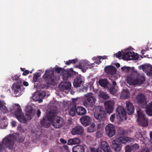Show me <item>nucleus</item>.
<instances>
[{
    "mask_svg": "<svg viewBox=\"0 0 152 152\" xmlns=\"http://www.w3.org/2000/svg\"><path fill=\"white\" fill-rule=\"evenodd\" d=\"M136 100L138 104L143 108L146 107V112L149 116H152V102L147 105L146 99L144 95L141 94H138Z\"/></svg>",
    "mask_w": 152,
    "mask_h": 152,
    "instance_id": "obj_1",
    "label": "nucleus"
},
{
    "mask_svg": "<svg viewBox=\"0 0 152 152\" xmlns=\"http://www.w3.org/2000/svg\"><path fill=\"white\" fill-rule=\"evenodd\" d=\"M72 152H84V146L82 145H77L72 148Z\"/></svg>",
    "mask_w": 152,
    "mask_h": 152,
    "instance_id": "obj_23",
    "label": "nucleus"
},
{
    "mask_svg": "<svg viewBox=\"0 0 152 152\" xmlns=\"http://www.w3.org/2000/svg\"><path fill=\"white\" fill-rule=\"evenodd\" d=\"M6 151V149L4 146L1 142H0V152H4Z\"/></svg>",
    "mask_w": 152,
    "mask_h": 152,
    "instance_id": "obj_47",
    "label": "nucleus"
},
{
    "mask_svg": "<svg viewBox=\"0 0 152 152\" xmlns=\"http://www.w3.org/2000/svg\"><path fill=\"white\" fill-rule=\"evenodd\" d=\"M42 78L48 84L54 86L56 84L54 72L52 70L46 71L42 76Z\"/></svg>",
    "mask_w": 152,
    "mask_h": 152,
    "instance_id": "obj_3",
    "label": "nucleus"
},
{
    "mask_svg": "<svg viewBox=\"0 0 152 152\" xmlns=\"http://www.w3.org/2000/svg\"><path fill=\"white\" fill-rule=\"evenodd\" d=\"M100 95L103 99L105 100L108 99L109 98V96L105 94H102Z\"/></svg>",
    "mask_w": 152,
    "mask_h": 152,
    "instance_id": "obj_53",
    "label": "nucleus"
},
{
    "mask_svg": "<svg viewBox=\"0 0 152 152\" xmlns=\"http://www.w3.org/2000/svg\"><path fill=\"white\" fill-rule=\"evenodd\" d=\"M112 146L116 152H120L122 148L121 144L117 140H113L112 142Z\"/></svg>",
    "mask_w": 152,
    "mask_h": 152,
    "instance_id": "obj_17",
    "label": "nucleus"
},
{
    "mask_svg": "<svg viewBox=\"0 0 152 152\" xmlns=\"http://www.w3.org/2000/svg\"><path fill=\"white\" fill-rule=\"evenodd\" d=\"M105 133L107 136L111 137L116 133V130L114 125L112 124L107 125L105 128Z\"/></svg>",
    "mask_w": 152,
    "mask_h": 152,
    "instance_id": "obj_8",
    "label": "nucleus"
},
{
    "mask_svg": "<svg viewBox=\"0 0 152 152\" xmlns=\"http://www.w3.org/2000/svg\"><path fill=\"white\" fill-rule=\"evenodd\" d=\"M77 61V59H74L72 60H69L68 61H66L65 64L67 65H69L71 64H74Z\"/></svg>",
    "mask_w": 152,
    "mask_h": 152,
    "instance_id": "obj_42",
    "label": "nucleus"
},
{
    "mask_svg": "<svg viewBox=\"0 0 152 152\" xmlns=\"http://www.w3.org/2000/svg\"><path fill=\"white\" fill-rule=\"evenodd\" d=\"M23 85L26 86H27L28 85V83L26 81H24L23 83Z\"/></svg>",
    "mask_w": 152,
    "mask_h": 152,
    "instance_id": "obj_62",
    "label": "nucleus"
},
{
    "mask_svg": "<svg viewBox=\"0 0 152 152\" xmlns=\"http://www.w3.org/2000/svg\"><path fill=\"white\" fill-rule=\"evenodd\" d=\"M111 94H115L117 92V90L115 89V87L113 85L109 84L107 88Z\"/></svg>",
    "mask_w": 152,
    "mask_h": 152,
    "instance_id": "obj_36",
    "label": "nucleus"
},
{
    "mask_svg": "<svg viewBox=\"0 0 152 152\" xmlns=\"http://www.w3.org/2000/svg\"><path fill=\"white\" fill-rule=\"evenodd\" d=\"M40 73L36 72L33 76V81L34 83L37 82L38 80V77L40 76Z\"/></svg>",
    "mask_w": 152,
    "mask_h": 152,
    "instance_id": "obj_39",
    "label": "nucleus"
},
{
    "mask_svg": "<svg viewBox=\"0 0 152 152\" xmlns=\"http://www.w3.org/2000/svg\"><path fill=\"white\" fill-rule=\"evenodd\" d=\"M29 73V71L28 70H25L23 73L22 75L23 76L26 75L28 74Z\"/></svg>",
    "mask_w": 152,
    "mask_h": 152,
    "instance_id": "obj_56",
    "label": "nucleus"
},
{
    "mask_svg": "<svg viewBox=\"0 0 152 152\" xmlns=\"http://www.w3.org/2000/svg\"><path fill=\"white\" fill-rule=\"evenodd\" d=\"M98 83L102 87L104 88H107L108 87L109 82L107 79H100L98 81Z\"/></svg>",
    "mask_w": 152,
    "mask_h": 152,
    "instance_id": "obj_26",
    "label": "nucleus"
},
{
    "mask_svg": "<svg viewBox=\"0 0 152 152\" xmlns=\"http://www.w3.org/2000/svg\"><path fill=\"white\" fill-rule=\"evenodd\" d=\"M80 142V140L77 138H75L69 140L68 141L67 144L68 145L79 144Z\"/></svg>",
    "mask_w": 152,
    "mask_h": 152,
    "instance_id": "obj_28",
    "label": "nucleus"
},
{
    "mask_svg": "<svg viewBox=\"0 0 152 152\" xmlns=\"http://www.w3.org/2000/svg\"><path fill=\"white\" fill-rule=\"evenodd\" d=\"M115 116V113L113 114L110 116V120L112 122L114 121Z\"/></svg>",
    "mask_w": 152,
    "mask_h": 152,
    "instance_id": "obj_54",
    "label": "nucleus"
},
{
    "mask_svg": "<svg viewBox=\"0 0 152 152\" xmlns=\"http://www.w3.org/2000/svg\"><path fill=\"white\" fill-rule=\"evenodd\" d=\"M96 129L95 124L94 123L90 126L87 128V131L89 133L94 132L95 131Z\"/></svg>",
    "mask_w": 152,
    "mask_h": 152,
    "instance_id": "obj_38",
    "label": "nucleus"
},
{
    "mask_svg": "<svg viewBox=\"0 0 152 152\" xmlns=\"http://www.w3.org/2000/svg\"><path fill=\"white\" fill-rule=\"evenodd\" d=\"M82 124L84 126H86L90 125L92 121L91 118L87 115L82 116L80 119Z\"/></svg>",
    "mask_w": 152,
    "mask_h": 152,
    "instance_id": "obj_14",
    "label": "nucleus"
},
{
    "mask_svg": "<svg viewBox=\"0 0 152 152\" xmlns=\"http://www.w3.org/2000/svg\"><path fill=\"white\" fill-rule=\"evenodd\" d=\"M126 108L127 110V113L129 115H131L133 114L134 112V108L132 103L129 101H126Z\"/></svg>",
    "mask_w": 152,
    "mask_h": 152,
    "instance_id": "obj_19",
    "label": "nucleus"
},
{
    "mask_svg": "<svg viewBox=\"0 0 152 152\" xmlns=\"http://www.w3.org/2000/svg\"><path fill=\"white\" fill-rule=\"evenodd\" d=\"M137 112L139 124L143 126H147L148 124V120L145 118L144 114L140 109L137 111Z\"/></svg>",
    "mask_w": 152,
    "mask_h": 152,
    "instance_id": "obj_7",
    "label": "nucleus"
},
{
    "mask_svg": "<svg viewBox=\"0 0 152 152\" xmlns=\"http://www.w3.org/2000/svg\"><path fill=\"white\" fill-rule=\"evenodd\" d=\"M41 114V112L39 109H38L37 112V115L38 117L40 116Z\"/></svg>",
    "mask_w": 152,
    "mask_h": 152,
    "instance_id": "obj_59",
    "label": "nucleus"
},
{
    "mask_svg": "<svg viewBox=\"0 0 152 152\" xmlns=\"http://www.w3.org/2000/svg\"><path fill=\"white\" fill-rule=\"evenodd\" d=\"M16 138V136L14 134H10L4 137L1 142L4 146L5 148L12 150L13 148Z\"/></svg>",
    "mask_w": 152,
    "mask_h": 152,
    "instance_id": "obj_2",
    "label": "nucleus"
},
{
    "mask_svg": "<svg viewBox=\"0 0 152 152\" xmlns=\"http://www.w3.org/2000/svg\"><path fill=\"white\" fill-rule=\"evenodd\" d=\"M125 152H131L132 150L130 148V146L127 145L125 147Z\"/></svg>",
    "mask_w": 152,
    "mask_h": 152,
    "instance_id": "obj_55",
    "label": "nucleus"
},
{
    "mask_svg": "<svg viewBox=\"0 0 152 152\" xmlns=\"http://www.w3.org/2000/svg\"><path fill=\"white\" fill-rule=\"evenodd\" d=\"M118 133L120 135L124 136L126 134V132L124 130L121 129L119 131Z\"/></svg>",
    "mask_w": 152,
    "mask_h": 152,
    "instance_id": "obj_50",
    "label": "nucleus"
},
{
    "mask_svg": "<svg viewBox=\"0 0 152 152\" xmlns=\"http://www.w3.org/2000/svg\"><path fill=\"white\" fill-rule=\"evenodd\" d=\"M15 114L18 119L21 123H26V119L24 117L23 114L21 109L20 106H19L15 113Z\"/></svg>",
    "mask_w": 152,
    "mask_h": 152,
    "instance_id": "obj_9",
    "label": "nucleus"
},
{
    "mask_svg": "<svg viewBox=\"0 0 152 152\" xmlns=\"http://www.w3.org/2000/svg\"><path fill=\"white\" fill-rule=\"evenodd\" d=\"M4 113H6L8 111V110L7 107L5 106H3V107L0 109Z\"/></svg>",
    "mask_w": 152,
    "mask_h": 152,
    "instance_id": "obj_45",
    "label": "nucleus"
},
{
    "mask_svg": "<svg viewBox=\"0 0 152 152\" xmlns=\"http://www.w3.org/2000/svg\"><path fill=\"white\" fill-rule=\"evenodd\" d=\"M52 121L53 125L55 128H60L63 125L62 118L61 117H56Z\"/></svg>",
    "mask_w": 152,
    "mask_h": 152,
    "instance_id": "obj_15",
    "label": "nucleus"
},
{
    "mask_svg": "<svg viewBox=\"0 0 152 152\" xmlns=\"http://www.w3.org/2000/svg\"><path fill=\"white\" fill-rule=\"evenodd\" d=\"M71 84L70 82H61L58 86V88L61 91L65 90H69L71 89Z\"/></svg>",
    "mask_w": 152,
    "mask_h": 152,
    "instance_id": "obj_18",
    "label": "nucleus"
},
{
    "mask_svg": "<svg viewBox=\"0 0 152 152\" xmlns=\"http://www.w3.org/2000/svg\"><path fill=\"white\" fill-rule=\"evenodd\" d=\"M55 71L58 73L61 72L62 74L63 79L64 80H67L69 77H73V76L77 74V73L72 69L66 70L61 67H58L55 69Z\"/></svg>",
    "mask_w": 152,
    "mask_h": 152,
    "instance_id": "obj_4",
    "label": "nucleus"
},
{
    "mask_svg": "<svg viewBox=\"0 0 152 152\" xmlns=\"http://www.w3.org/2000/svg\"><path fill=\"white\" fill-rule=\"evenodd\" d=\"M127 80L129 85L134 86L142 84L145 81L144 79L135 77L133 75L128 77Z\"/></svg>",
    "mask_w": 152,
    "mask_h": 152,
    "instance_id": "obj_6",
    "label": "nucleus"
},
{
    "mask_svg": "<svg viewBox=\"0 0 152 152\" xmlns=\"http://www.w3.org/2000/svg\"><path fill=\"white\" fill-rule=\"evenodd\" d=\"M83 129L81 126H77L73 128L71 131L73 135L81 134L83 132Z\"/></svg>",
    "mask_w": 152,
    "mask_h": 152,
    "instance_id": "obj_20",
    "label": "nucleus"
},
{
    "mask_svg": "<svg viewBox=\"0 0 152 152\" xmlns=\"http://www.w3.org/2000/svg\"><path fill=\"white\" fill-rule=\"evenodd\" d=\"M117 116L121 119L126 120V114L124 109L121 106H118L116 110Z\"/></svg>",
    "mask_w": 152,
    "mask_h": 152,
    "instance_id": "obj_10",
    "label": "nucleus"
},
{
    "mask_svg": "<svg viewBox=\"0 0 152 152\" xmlns=\"http://www.w3.org/2000/svg\"><path fill=\"white\" fill-rule=\"evenodd\" d=\"M77 113L76 105L74 104L72 105L69 111V113L72 116H74Z\"/></svg>",
    "mask_w": 152,
    "mask_h": 152,
    "instance_id": "obj_33",
    "label": "nucleus"
},
{
    "mask_svg": "<svg viewBox=\"0 0 152 152\" xmlns=\"http://www.w3.org/2000/svg\"><path fill=\"white\" fill-rule=\"evenodd\" d=\"M95 100L94 97L90 96L84 100V105L86 107H91L94 104Z\"/></svg>",
    "mask_w": 152,
    "mask_h": 152,
    "instance_id": "obj_13",
    "label": "nucleus"
},
{
    "mask_svg": "<svg viewBox=\"0 0 152 152\" xmlns=\"http://www.w3.org/2000/svg\"><path fill=\"white\" fill-rule=\"evenodd\" d=\"M56 113V112L54 110L53 111H51V110L50 112L48 114H47V118L50 121H52L54 120L53 118Z\"/></svg>",
    "mask_w": 152,
    "mask_h": 152,
    "instance_id": "obj_32",
    "label": "nucleus"
},
{
    "mask_svg": "<svg viewBox=\"0 0 152 152\" xmlns=\"http://www.w3.org/2000/svg\"><path fill=\"white\" fill-rule=\"evenodd\" d=\"M102 150L105 152H112L108 144L105 141H102L101 143Z\"/></svg>",
    "mask_w": 152,
    "mask_h": 152,
    "instance_id": "obj_21",
    "label": "nucleus"
},
{
    "mask_svg": "<svg viewBox=\"0 0 152 152\" xmlns=\"http://www.w3.org/2000/svg\"><path fill=\"white\" fill-rule=\"evenodd\" d=\"M82 82L83 81L80 78L77 77L75 79L73 86L75 88L79 87L80 86Z\"/></svg>",
    "mask_w": 152,
    "mask_h": 152,
    "instance_id": "obj_31",
    "label": "nucleus"
},
{
    "mask_svg": "<svg viewBox=\"0 0 152 152\" xmlns=\"http://www.w3.org/2000/svg\"><path fill=\"white\" fill-rule=\"evenodd\" d=\"M132 53L131 56L130 60H136L138 59V55L137 53H135L134 52H132Z\"/></svg>",
    "mask_w": 152,
    "mask_h": 152,
    "instance_id": "obj_41",
    "label": "nucleus"
},
{
    "mask_svg": "<svg viewBox=\"0 0 152 152\" xmlns=\"http://www.w3.org/2000/svg\"><path fill=\"white\" fill-rule=\"evenodd\" d=\"M132 54L131 52L124 53L122 55L123 59L124 60H130L131 56Z\"/></svg>",
    "mask_w": 152,
    "mask_h": 152,
    "instance_id": "obj_35",
    "label": "nucleus"
},
{
    "mask_svg": "<svg viewBox=\"0 0 152 152\" xmlns=\"http://www.w3.org/2000/svg\"><path fill=\"white\" fill-rule=\"evenodd\" d=\"M11 124L12 127H15L16 124L15 121H12L11 122Z\"/></svg>",
    "mask_w": 152,
    "mask_h": 152,
    "instance_id": "obj_61",
    "label": "nucleus"
},
{
    "mask_svg": "<svg viewBox=\"0 0 152 152\" xmlns=\"http://www.w3.org/2000/svg\"><path fill=\"white\" fill-rule=\"evenodd\" d=\"M115 65L117 67V68H119L120 67V64L118 63H116L115 64Z\"/></svg>",
    "mask_w": 152,
    "mask_h": 152,
    "instance_id": "obj_63",
    "label": "nucleus"
},
{
    "mask_svg": "<svg viewBox=\"0 0 152 152\" xmlns=\"http://www.w3.org/2000/svg\"><path fill=\"white\" fill-rule=\"evenodd\" d=\"M105 72L108 75H114L116 72V69L114 66H106L104 69Z\"/></svg>",
    "mask_w": 152,
    "mask_h": 152,
    "instance_id": "obj_16",
    "label": "nucleus"
},
{
    "mask_svg": "<svg viewBox=\"0 0 152 152\" xmlns=\"http://www.w3.org/2000/svg\"><path fill=\"white\" fill-rule=\"evenodd\" d=\"M11 79L16 81V83H14L22 84V80L19 78V76L17 75H15L14 76L12 77Z\"/></svg>",
    "mask_w": 152,
    "mask_h": 152,
    "instance_id": "obj_37",
    "label": "nucleus"
},
{
    "mask_svg": "<svg viewBox=\"0 0 152 152\" xmlns=\"http://www.w3.org/2000/svg\"><path fill=\"white\" fill-rule=\"evenodd\" d=\"M18 142H22L24 140V138L21 136H19L17 139Z\"/></svg>",
    "mask_w": 152,
    "mask_h": 152,
    "instance_id": "obj_51",
    "label": "nucleus"
},
{
    "mask_svg": "<svg viewBox=\"0 0 152 152\" xmlns=\"http://www.w3.org/2000/svg\"><path fill=\"white\" fill-rule=\"evenodd\" d=\"M93 64H91L88 61H83L78 65L76 66V67L81 69L82 72H84L88 68H92L93 66L92 65Z\"/></svg>",
    "mask_w": 152,
    "mask_h": 152,
    "instance_id": "obj_11",
    "label": "nucleus"
},
{
    "mask_svg": "<svg viewBox=\"0 0 152 152\" xmlns=\"http://www.w3.org/2000/svg\"><path fill=\"white\" fill-rule=\"evenodd\" d=\"M33 99L35 101H39V102H41L42 100L41 99L40 97L37 94H36L33 96Z\"/></svg>",
    "mask_w": 152,
    "mask_h": 152,
    "instance_id": "obj_40",
    "label": "nucleus"
},
{
    "mask_svg": "<svg viewBox=\"0 0 152 152\" xmlns=\"http://www.w3.org/2000/svg\"><path fill=\"white\" fill-rule=\"evenodd\" d=\"M60 141L63 144H66L67 143V141L63 138H61Z\"/></svg>",
    "mask_w": 152,
    "mask_h": 152,
    "instance_id": "obj_58",
    "label": "nucleus"
},
{
    "mask_svg": "<svg viewBox=\"0 0 152 152\" xmlns=\"http://www.w3.org/2000/svg\"><path fill=\"white\" fill-rule=\"evenodd\" d=\"M114 104V102L113 101H107L105 102V109L107 113H110L112 112Z\"/></svg>",
    "mask_w": 152,
    "mask_h": 152,
    "instance_id": "obj_12",
    "label": "nucleus"
},
{
    "mask_svg": "<svg viewBox=\"0 0 152 152\" xmlns=\"http://www.w3.org/2000/svg\"><path fill=\"white\" fill-rule=\"evenodd\" d=\"M129 96V93L128 91L124 89L121 92L120 98L121 99H124L128 98Z\"/></svg>",
    "mask_w": 152,
    "mask_h": 152,
    "instance_id": "obj_27",
    "label": "nucleus"
},
{
    "mask_svg": "<svg viewBox=\"0 0 152 152\" xmlns=\"http://www.w3.org/2000/svg\"><path fill=\"white\" fill-rule=\"evenodd\" d=\"M103 125L101 123H99L97 126V130L102 131Z\"/></svg>",
    "mask_w": 152,
    "mask_h": 152,
    "instance_id": "obj_48",
    "label": "nucleus"
},
{
    "mask_svg": "<svg viewBox=\"0 0 152 152\" xmlns=\"http://www.w3.org/2000/svg\"><path fill=\"white\" fill-rule=\"evenodd\" d=\"M21 84L14 83L12 88L15 94H17L21 90L20 86Z\"/></svg>",
    "mask_w": 152,
    "mask_h": 152,
    "instance_id": "obj_30",
    "label": "nucleus"
},
{
    "mask_svg": "<svg viewBox=\"0 0 152 152\" xmlns=\"http://www.w3.org/2000/svg\"><path fill=\"white\" fill-rule=\"evenodd\" d=\"M86 113V109L81 106H78L77 107V113L78 115H83Z\"/></svg>",
    "mask_w": 152,
    "mask_h": 152,
    "instance_id": "obj_25",
    "label": "nucleus"
},
{
    "mask_svg": "<svg viewBox=\"0 0 152 152\" xmlns=\"http://www.w3.org/2000/svg\"><path fill=\"white\" fill-rule=\"evenodd\" d=\"M49 121H50L46 117H44L40 121L41 126L42 127L48 128L51 125Z\"/></svg>",
    "mask_w": 152,
    "mask_h": 152,
    "instance_id": "obj_22",
    "label": "nucleus"
},
{
    "mask_svg": "<svg viewBox=\"0 0 152 152\" xmlns=\"http://www.w3.org/2000/svg\"><path fill=\"white\" fill-rule=\"evenodd\" d=\"M26 115L29 116L31 119L34 115V113L33 112V109L31 106L27 107L26 108Z\"/></svg>",
    "mask_w": 152,
    "mask_h": 152,
    "instance_id": "obj_24",
    "label": "nucleus"
},
{
    "mask_svg": "<svg viewBox=\"0 0 152 152\" xmlns=\"http://www.w3.org/2000/svg\"><path fill=\"white\" fill-rule=\"evenodd\" d=\"M88 90V88L86 87H84L81 89V91L82 92H86Z\"/></svg>",
    "mask_w": 152,
    "mask_h": 152,
    "instance_id": "obj_60",
    "label": "nucleus"
},
{
    "mask_svg": "<svg viewBox=\"0 0 152 152\" xmlns=\"http://www.w3.org/2000/svg\"><path fill=\"white\" fill-rule=\"evenodd\" d=\"M126 68H127L125 66H123L121 68V69L122 70L124 71H126Z\"/></svg>",
    "mask_w": 152,
    "mask_h": 152,
    "instance_id": "obj_64",
    "label": "nucleus"
},
{
    "mask_svg": "<svg viewBox=\"0 0 152 152\" xmlns=\"http://www.w3.org/2000/svg\"><path fill=\"white\" fill-rule=\"evenodd\" d=\"M103 134V131H102L97 130V132L96 133V137L98 138H99L102 136Z\"/></svg>",
    "mask_w": 152,
    "mask_h": 152,
    "instance_id": "obj_46",
    "label": "nucleus"
},
{
    "mask_svg": "<svg viewBox=\"0 0 152 152\" xmlns=\"http://www.w3.org/2000/svg\"><path fill=\"white\" fill-rule=\"evenodd\" d=\"M130 138L129 140H133L132 138H129L128 137H125L124 136H119L117 138L118 141H119L121 143L124 144H126L127 141L129 140V139Z\"/></svg>",
    "mask_w": 152,
    "mask_h": 152,
    "instance_id": "obj_29",
    "label": "nucleus"
},
{
    "mask_svg": "<svg viewBox=\"0 0 152 152\" xmlns=\"http://www.w3.org/2000/svg\"><path fill=\"white\" fill-rule=\"evenodd\" d=\"M147 71L149 75H152V66L148 67Z\"/></svg>",
    "mask_w": 152,
    "mask_h": 152,
    "instance_id": "obj_49",
    "label": "nucleus"
},
{
    "mask_svg": "<svg viewBox=\"0 0 152 152\" xmlns=\"http://www.w3.org/2000/svg\"><path fill=\"white\" fill-rule=\"evenodd\" d=\"M114 55L117 58H119L121 57L122 54L121 52L119 51L115 54H114Z\"/></svg>",
    "mask_w": 152,
    "mask_h": 152,
    "instance_id": "obj_52",
    "label": "nucleus"
},
{
    "mask_svg": "<svg viewBox=\"0 0 152 152\" xmlns=\"http://www.w3.org/2000/svg\"><path fill=\"white\" fill-rule=\"evenodd\" d=\"M94 116L96 119L99 121H104L106 118V115L105 111L99 108L98 109H96L94 113Z\"/></svg>",
    "mask_w": 152,
    "mask_h": 152,
    "instance_id": "obj_5",
    "label": "nucleus"
},
{
    "mask_svg": "<svg viewBox=\"0 0 152 152\" xmlns=\"http://www.w3.org/2000/svg\"><path fill=\"white\" fill-rule=\"evenodd\" d=\"M38 94L40 97L41 99L42 100L46 96V93L44 91H41L39 92Z\"/></svg>",
    "mask_w": 152,
    "mask_h": 152,
    "instance_id": "obj_44",
    "label": "nucleus"
},
{
    "mask_svg": "<svg viewBox=\"0 0 152 152\" xmlns=\"http://www.w3.org/2000/svg\"><path fill=\"white\" fill-rule=\"evenodd\" d=\"M107 57V56H99L98 57V58L100 60L102 59H106Z\"/></svg>",
    "mask_w": 152,
    "mask_h": 152,
    "instance_id": "obj_57",
    "label": "nucleus"
},
{
    "mask_svg": "<svg viewBox=\"0 0 152 152\" xmlns=\"http://www.w3.org/2000/svg\"><path fill=\"white\" fill-rule=\"evenodd\" d=\"M139 148V145L137 144H134L131 146H130V149L133 151L137 150Z\"/></svg>",
    "mask_w": 152,
    "mask_h": 152,
    "instance_id": "obj_43",
    "label": "nucleus"
},
{
    "mask_svg": "<svg viewBox=\"0 0 152 152\" xmlns=\"http://www.w3.org/2000/svg\"><path fill=\"white\" fill-rule=\"evenodd\" d=\"M90 150L91 152H102V148L100 145L96 147H90Z\"/></svg>",
    "mask_w": 152,
    "mask_h": 152,
    "instance_id": "obj_34",
    "label": "nucleus"
}]
</instances>
